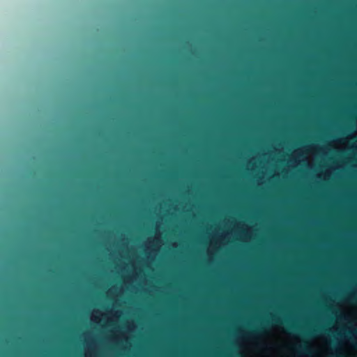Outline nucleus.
I'll use <instances>...</instances> for the list:
<instances>
[{"mask_svg": "<svg viewBox=\"0 0 357 357\" xmlns=\"http://www.w3.org/2000/svg\"><path fill=\"white\" fill-rule=\"evenodd\" d=\"M344 337L348 338L354 348H357V326L352 331H349Z\"/></svg>", "mask_w": 357, "mask_h": 357, "instance_id": "1", "label": "nucleus"}, {"mask_svg": "<svg viewBox=\"0 0 357 357\" xmlns=\"http://www.w3.org/2000/svg\"><path fill=\"white\" fill-rule=\"evenodd\" d=\"M296 351L298 354H307L310 352V349L307 345L301 344L298 347Z\"/></svg>", "mask_w": 357, "mask_h": 357, "instance_id": "2", "label": "nucleus"}, {"mask_svg": "<svg viewBox=\"0 0 357 357\" xmlns=\"http://www.w3.org/2000/svg\"><path fill=\"white\" fill-rule=\"evenodd\" d=\"M264 332V327H260L257 330L251 331L249 333V335L251 336V337H254V336H255L257 335H259L261 333H263Z\"/></svg>", "mask_w": 357, "mask_h": 357, "instance_id": "3", "label": "nucleus"}, {"mask_svg": "<svg viewBox=\"0 0 357 357\" xmlns=\"http://www.w3.org/2000/svg\"><path fill=\"white\" fill-rule=\"evenodd\" d=\"M349 300L353 303H357V292H352L349 296Z\"/></svg>", "mask_w": 357, "mask_h": 357, "instance_id": "4", "label": "nucleus"}, {"mask_svg": "<svg viewBox=\"0 0 357 357\" xmlns=\"http://www.w3.org/2000/svg\"><path fill=\"white\" fill-rule=\"evenodd\" d=\"M313 331L314 333H317V332H321V331L327 332V331H329L328 329H324V328H321L314 329Z\"/></svg>", "mask_w": 357, "mask_h": 357, "instance_id": "5", "label": "nucleus"}, {"mask_svg": "<svg viewBox=\"0 0 357 357\" xmlns=\"http://www.w3.org/2000/svg\"><path fill=\"white\" fill-rule=\"evenodd\" d=\"M335 357H342V356L341 354H335L334 355Z\"/></svg>", "mask_w": 357, "mask_h": 357, "instance_id": "6", "label": "nucleus"}, {"mask_svg": "<svg viewBox=\"0 0 357 357\" xmlns=\"http://www.w3.org/2000/svg\"><path fill=\"white\" fill-rule=\"evenodd\" d=\"M273 320H274V321H275V323H279V322H280V321H279V319H274Z\"/></svg>", "mask_w": 357, "mask_h": 357, "instance_id": "7", "label": "nucleus"}, {"mask_svg": "<svg viewBox=\"0 0 357 357\" xmlns=\"http://www.w3.org/2000/svg\"><path fill=\"white\" fill-rule=\"evenodd\" d=\"M289 328L291 329H295V328L293 326H289Z\"/></svg>", "mask_w": 357, "mask_h": 357, "instance_id": "8", "label": "nucleus"}, {"mask_svg": "<svg viewBox=\"0 0 357 357\" xmlns=\"http://www.w3.org/2000/svg\"><path fill=\"white\" fill-rule=\"evenodd\" d=\"M312 333H307V335H311Z\"/></svg>", "mask_w": 357, "mask_h": 357, "instance_id": "9", "label": "nucleus"}]
</instances>
